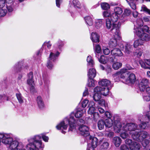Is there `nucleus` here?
I'll list each match as a JSON object with an SVG mask.
<instances>
[{"instance_id":"nucleus-6","label":"nucleus","mask_w":150,"mask_h":150,"mask_svg":"<svg viewBox=\"0 0 150 150\" xmlns=\"http://www.w3.org/2000/svg\"><path fill=\"white\" fill-rule=\"evenodd\" d=\"M0 138L1 139V142L5 145H8V148L14 142L18 143L22 142L16 140H14L12 134H11L0 133Z\"/></svg>"},{"instance_id":"nucleus-8","label":"nucleus","mask_w":150,"mask_h":150,"mask_svg":"<svg viewBox=\"0 0 150 150\" xmlns=\"http://www.w3.org/2000/svg\"><path fill=\"white\" fill-rule=\"evenodd\" d=\"M119 47L123 50L127 54H130L132 52L133 48L132 45L129 43L123 42L119 45Z\"/></svg>"},{"instance_id":"nucleus-21","label":"nucleus","mask_w":150,"mask_h":150,"mask_svg":"<svg viewBox=\"0 0 150 150\" xmlns=\"http://www.w3.org/2000/svg\"><path fill=\"white\" fill-rule=\"evenodd\" d=\"M111 54L114 57L122 56L123 54L118 47L114 48L111 51Z\"/></svg>"},{"instance_id":"nucleus-16","label":"nucleus","mask_w":150,"mask_h":150,"mask_svg":"<svg viewBox=\"0 0 150 150\" xmlns=\"http://www.w3.org/2000/svg\"><path fill=\"white\" fill-rule=\"evenodd\" d=\"M99 84L100 85L102 86L101 87H110V88L112 87L110 81L107 79H102L99 82Z\"/></svg>"},{"instance_id":"nucleus-49","label":"nucleus","mask_w":150,"mask_h":150,"mask_svg":"<svg viewBox=\"0 0 150 150\" xmlns=\"http://www.w3.org/2000/svg\"><path fill=\"white\" fill-rule=\"evenodd\" d=\"M56 44L58 48L60 49L62 47H63L64 43L63 42L60 40H59L57 41Z\"/></svg>"},{"instance_id":"nucleus-55","label":"nucleus","mask_w":150,"mask_h":150,"mask_svg":"<svg viewBox=\"0 0 150 150\" xmlns=\"http://www.w3.org/2000/svg\"><path fill=\"white\" fill-rule=\"evenodd\" d=\"M99 61L100 63L103 64H105L106 62V61L104 56H101L99 59Z\"/></svg>"},{"instance_id":"nucleus-58","label":"nucleus","mask_w":150,"mask_h":150,"mask_svg":"<svg viewBox=\"0 0 150 150\" xmlns=\"http://www.w3.org/2000/svg\"><path fill=\"white\" fill-rule=\"evenodd\" d=\"M125 143L126 144L129 146V148H130V146L132 145L133 142H132V141L131 139H127L125 141Z\"/></svg>"},{"instance_id":"nucleus-63","label":"nucleus","mask_w":150,"mask_h":150,"mask_svg":"<svg viewBox=\"0 0 150 150\" xmlns=\"http://www.w3.org/2000/svg\"><path fill=\"white\" fill-rule=\"evenodd\" d=\"M73 4L75 7H79V2L77 0H73Z\"/></svg>"},{"instance_id":"nucleus-29","label":"nucleus","mask_w":150,"mask_h":150,"mask_svg":"<svg viewBox=\"0 0 150 150\" xmlns=\"http://www.w3.org/2000/svg\"><path fill=\"white\" fill-rule=\"evenodd\" d=\"M96 74V69L93 68H91L88 70V75L89 79H94Z\"/></svg>"},{"instance_id":"nucleus-1","label":"nucleus","mask_w":150,"mask_h":150,"mask_svg":"<svg viewBox=\"0 0 150 150\" xmlns=\"http://www.w3.org/2000/svg\"><path fill=\"white\" fill-rule=\"evenodd\" d=\"M136 127V124L133 123H122L115 121L114 126V130L115 133H120V137L123 139L128 137L134 131Z\"/></svg>"},{"instance_id":"nucleus-9","label":"nucleus","mask_w":150,"mask_h":150,"mask_svg":"<svg viewBox=\"0 0 150 150\" xmlns=\"http://www.w3.org/2000/svg\"><path fill=\"white\" fill-rule=\"evenodd\" d=\"M126 70L125 69H121L120 71L113 75V77L115 81L120 80V77L122 79H125L126 75L128 76L127 72H126Z\"/></svg>"},{"instance_id":"nucleus-28","label":"nucleus","mask_w":150,"mask_h":150,"mask_svg":"<svg viewBox=\"0 0 150 150\" xmlns=\"http://www.w3.org/2000/svg\"><path fill=\"white\" fill-rule=\"evenodd\" d=\"M86 110L84 109H78L76 112L75 116L76 118L81 117L86 112Z\"/></svg>"},{"instance_id":"nucleus-23","label":"nucleus","mask_w":150,"mask_h":150,"mask_svg":"<svg viewBox=\"0 0 150 150\" xmlns=\"http://www.w3.org/2000/svg\"><path fill=\"white\" fill-rule=\"evenodd\" d=\"M114 23H112L111 20L110 19V18H109L107 19L106 20L105 22L106 26L107 28L108 29H110L112 26V30L113 28V26L114 25L115 26H116V27H119V30L120 27L117 24Z\"/></svg>"},{"instance_id":"nucleus-54","label":"nucleus","mask_w":150,"mask_h":150,"mask_svg":"<svg viewBox=\"0 0 150 150\" xmlns=\"http://www.w3.org/2000/svg\"><path fill=\"white\" fill-rule=\"evenodd\" d=\"M103 53L105 55H108L110 53V50L106 47H103Z\"/></svg>"},{"instance_id":"nucleus-5","label":"nucleus","mask_w":150,"mask_h":150,"mask_svg":"<svg viewBox=\"0 0 150 150\" xmlns=\"http://www.w3.org/2000/svg\"><path fill=\"white\" fill-rule=\"evenodd\" d=\"M136 125L135 129L131 134H132V137L134 140L141 142L147 137L148 134L146 132L144 131L139 132L138 129H137V125Z\"/></svg>"},{"instance_id":"nucleus-53","label":"nucleus","mask_w":150,"mask_h":150,"mask_svg":"<svg viewBox=\"0 0 150 150\" xmlns=\"http://www.w3.org/2000/svg\"><path fill=\"white\" fill-rule=\"evenodd\" d=\"M5 0H0V8H7L8 10V7H6V5L5 6Z\"/></svg>"},{"instance_id":"nucleus-33","label":"nucleus","mask_w":150,"mask_h":150,"mask_svg":"<svg viewBox=\"0 0 150 150\" xmlns=\"http://www.w3.org/2000/svg\"><path fill=\"white\" fill-rule=\"evenodd\" d=\"M90 140H91V143L89 144H91L94 147L96 148L98 143V139L96 137H93L91 136H89Z\"/></svg>"},{"instance_id":"nucleus-61","label":"nucleus","mask_w":150,"mask_h":150,"mask_svg":"<svg viewBox=\"0 0 150 150\" xmlns=\"http://www.w3.org/2000/svg\"><path fill=\"white\" fill-rule=\"evenodd\" d=\"M103 14L104 17H109V18L111 14H110L109 12L107 11H105L103 12Z\"/></svg>"},{"instance_id":"nucleus-43","label":"nucleus","mask_w":150,"mask_h":150,"mask_svg":"<svg viewBox=\"0 0 150 150\" xmlns=\"http://www.w3.org/2000/svg\"><path fill=\"white\" fill-rule=\"evenodd\" d=\"M16 96L19 103H23V98L20 93L18 92L16 93Z\"/></svg>"},{"instance_id":"nucleus-51","label":"nucleus","mask_w":150,"mask_h":150,"mask_svg":"<svg viewBox=\"0 0 150 150\" xmlns=\"http://www.w3.org/2000/svg\"><path fill=\"white\" fill-rule=\"evenodd\" d=\"M131 13V11L130 10L128 9H125L124 12L122 14V16H123V18L126 16H129Z\"/></svg>"},{"instance_id":"nucleus-25","label":"nucleus","mask_w":150,"mask_h":150,"mask_svg":"<svg viewBox=\"0 0 150 150\" xmlns=\"http://www.w3.org/2000/svg\"><path fill=\"white\" fill-rule=\"evenodd\" d=\"M33 77V72H30L28 74V78L27 81L28 84L30 86L35 85Z\"/></svg>"},{"instance_id":"nucleus-19","label":"nucleus","mask_w":150,"mask_h":150,"mask_svg":"<svg viewBox=\"0 0 150 150\" xmlns=\"http://www.w3.org/2000/svg\"><path fill=\"white\" fill-rule=\"evenodd\" d=\"M95 106V103L93 101H91L89 103L88 107L89 109L88 110V114L92 115L94 113L96 109Z\"/></svg>"},{"instance_id":"nucleus-7","label":"nucleus","mask_w":150,"mask_h":150,"mask_svg":"<svg viewBox=\"0 0 150 150\" xmlns=\"http://www.w3.org/2000/svg\"><path fill=\"white\" fill-rule=\"evenodd\" d=\"M59 54L60 53L57 51H53L52 52H51L49 59L47 64V66L48 69H51L53 67L51 60L54 61L59 56Z\"/></svg>"},{"instance_id":"nucleus-50","label":"nucleus","mask_w":150,"mask_h":150,"mask_svg":"<svg viewBox=\"0 0 150 150\" xmlns=\"http://www.w3.org/2000/svg\"><path fill=\"white\" fill-rule=\"evenodd\" d=\"M102 8L104 10H107L110 8V5L106 3H103L101 4Z\"/></svg>"},{"instance_id":"nucleus-62","label":"nucleus","mask_w":150,"mask_h":150,"mask_svg":"<svg viewBox=\"0 0 150 150\" xmlns=\"http://www.w3.org/2000/svg\"><path fill=\"white\" fill-rule=\"evenodd\" d=\"M142 10L143 11L147 13L148 14H150V11L145 6H143L142 7Z\"/></svg>"},{"instance_id":"nucleus-32","label":"nucleus","mask_w":150,"mask_h":150,"mask_svg":"<svg viewBox=\"0 0 150 150\" xmlns=\"http://www.w3.org/2000/svg\"><path fill=\"white\" fill-rule=\"evenodd\" d=\"M104 21L102 19H97L95 21V27L97 29H100L102 26Z\"/></svg>"},{"instance_id":"nucleus-20","label":"nucleus","mask_w":150,"mask_h":150,"mask_svg":"<svg viewBox=\"0 0 150 150\" xmlns=\"http://www.w3.org/2000/svg\"><path fill=\"white\" fill-rule=\"evenodd\" d=\"M36 102L38 108L40 109H42L45 107L44 101L40 96H38L36 98Z\"/></svg>"},{"instance_id":"nucleus-38","label":"nucleus","mask_w":150,"mask_h":150,"mask_svg":"<svg viewBox=\"0 0 150 150\" xmlns=\"http://www.w3.org/2000/svg\"><path fill=\"white\" fill-rule=\"evenodd\" d=\"M87 61L88 62L87 66L88 67H93L94 66V62L91 56H88Z\"/></svg>"},{"instance_id":"nucleus-4","label":"nucleus","mask_w":150,"mask_h":150,"mask_svg":"<svg viewBox=\"0 0 150 150\" xmlns=\"http://www.w3.org/2000/svg\"><path fill=\"white\" fill-rule=\"evenodd\" d=\"M113 26V28L111 30V31L113 34L114 38H112L110 40L109 42V46L110 47L114 48L115 47H119V45L121 43H120L117 45L118 40H120L121 38L119 27L114 25Z\"/></svg>"},{"instance_id":"nucleus-13","label":"nucleus","mask_w":150,"mask_h":150,"mask_svg":"<svg viewBox=\"0 0 150 150\" xmlns=\"http://www.w3.org/2000/svg\"><path fill=\"white\" fill-rule=\"evenodd\" d=\"M100 87H96L94 90V95L93 96V100L96 101H98L100 100L101 98L102 94L100 91Z\"/></svg>"},{"instance_id":"nucleus-15","label":"nucleus","mask_w":150,"mask_h":150,"mask_svg":"<svg viewBox=\"0 0 150 150\" xmlns=\"http://www.w3.org/2000/svg\"><path fill=\"white\" fill-rule=\"evenodd\" d=\"M143 98L145 101L148 102L150 100V87L146 88L143 94Z\"/></svg>"},{"instance_id":"nucleus-64","label":"nucleus","mask_w":150,"mask_h":150,"mask_svg":"<svg viewBox=\"0 0 150 150\" xmlns=\"http://www.w3.org/2000/svg\"><path fill=\"white\" fill-rule=\"evenodd\" d=\"M121 150H129V149L125 145H121L120 147Z\"/></svg>"},{"instance_id":"nucleus-35","label":"nucleus","mask_w":150,"mask_h":150,"mask_svg":"<svg viewBox=\"0 0 150 150\" xmlns=\"http://www.w3.org/2000/svg\"><path fill=\"white\" fill-rule=\"evenodd\" d=\"M114 13H116L120 17L122 16V13L123 12V10L122 8L117 6L115 7L114 8Z\"/></svg>"},{"instance_id":"nucleus-36","label":"nucleus","mask_w":150,"mask_h":150,"mask_svg":"<svg viewBox=\"0 0 150 150\" xmlns=\"http://www.w3.org/2000/svg\"><path fill=\"white\" fill-rule=\"evenodd\" d=\"M130 6L133 9L136 8L135 2L137 0H126Z\"/></svg>"},{"instance_id":"nucleus-45","label":"nucleus","mask_w":150,"mask_h":150,"mask_svg":"<svg viewBox=\"0 0 150 150\" xmlns=\"http://www.w3.org/2000/svg\"><path fill=\"white\" fill-rule=\"evenodd\" d=\"M109 143L107 142H104L100 146V150H106L107 149L109 146Z\"/></svg>"},{"instance_id":"nucleus-12","label":"nucleus","mask_w":150,"mask_h":150,"mask_svg":"<svg viewBox=\"0 0 150 150\" xmlns=\"http://www.w3.org/2000/svg\"><path fill=\"white\" fill-rule=\"evenodd\" d=\"M78 130L80 133L85 137L88 136L89 135V128L88 127L85 125H80L79 127Z\"/></svg>"},{"instance_id":"nucleus-26","label":"nucleus","mask_w":150,"mask_h":150,"mask_svg":"<svg viewBox=\"0 0 150 150\" xmlns=\"http://www.w3.org/2000/svg\"><path fill=\"white\" fill-rule=\"evenodd\" d=\"M99 36L96 32H93L91 33V38L92 41L93 42H99Z\"/></svg>"},{"instance_id":"nucleus-47","label":"nucleus","mask_w":150,"mask_h":150,"mask_svg":"<svg viewBox=\"0 0 150 150\" xmlns=\"http://www.w3.org/2000/svg\"><path fill=\"white\" fill-rule=\"evenodd\" d=\"M142 144L143 147L145 148H148L149 146V140L146 139H144L143 141H142Z\"/></svg>"},{"instance_id":"nucleus-30","label":"nucleus","mask_w":150,"mask_h":150,"mask_svg":"<svg viewBox=\"0 0 150 150\" xmlns=\"http://www.w3.org/2000/svg\"><path fill=\"white\" fill-rule=\"evenodd\" d=\"M110 87H100V91L101 93L104 96H106L108 95L109 92V89Z\"/></svg>"},{"instance_id":"nucleus-46","label":"nucleus","mask_w":150,"mask_h":150,"mask_svg":"<svg viewBox=\"0 0 150 150\" xmlns=\"http://www.w3.org/2000/svg\"><path fill=\"white\" fill-rule=\"evenodd\" d=\"M93 79H89L87 83L88 86L89 87H93L95 85V83Z\"/></svg>"},{"instance_id":"nucleus-52","label":"nucleus","mask_w":150,"mask_h":150,"mask_svg":"<svg viewBox=\"0 0 150 150\" xmlns=\"http://www.w3.org/2000/svg\"><path fill=\"white\" fill-rule=\"evenodd\" d=\"M52 46V44L50 41L45 42L43 43L42 47L44 48L45 46H47L48 49H50Z\"/></svg>"},{"instance_id":"nucleus-2","label":"nucleus","mask_w":150,"mask_h":150,"mask_svg":"<svg viewBox=\"0 0 150 150\" xmlns=\"http://www.w3.org/2000/svg\"><path fill=\"white\" fill-rule=\"evenodd\" d=\"M41 138L45 142H47L49 137L43 133L30 138L28 139L29 143L25 146L28 150H39L43 148L44 145L42 144Z\"/></svg>"},{"instance_id":"nucleus-42","label":"nucleus","mask_w":150,"mask_h":150,"mask_svg":"<svg viewBox=\"0 0 150 150\" xmlns=\"http://www.w3.org/2000/svg\"><path fill=\"white\" fill-rule=\"evenodd\" d=\"M85 20L88 25L91 26L93 25V20L92 18L90 16H87L85 17Z\"/></svg>"},{"instance_id":"nucleus-44","label":"nucleus","mask_w":150,"mask_h":150,"mask_svg":"<svg viewBox=\"0 0 150 150\" xmlns=\"http://www.w3.org/2000/svg\"><path fill=\"white\" fill-rule=\"evenodd\" d=\"M7 8H0V17L5 16L7 13Z\"/></svg>"},{"instance_id":"nucleus-48","label":"nucleus","mask_w":150,"mask_h":150,"mask_svg":"<svg viewBox=\"0 0 150 150\" xmlns=\"http://www.w3.org/2000/svg\"><path fill=\"white\" fill-rule=\"evenodd\" d=\"M74 122L75 123L74 124V122L73 121V122H72V124H74V125L75 126V127H76L75 123H76L78 125H81V124H83L84 123V120L83 119H78L77 121L75 120L74 118Z\"/></svg>"},{"instance_id":"nucleus-22","label":"nucleus","mask_w":150,"mask_h":150,"mask_svg":"<svg viewBox=\"0 0 150 150\" xmlns=\"http://www.w3.org/2000/svg\"><path fill=\"white\" fill-rule=\"evenodd\" d=\"M139 64L144 69H149L150 68V61L148 59H146L144 62L142 60L139 61Z\"/></svg>"},{"instance_id":"nucleus-31","label":"nucleus","mask_w":150,"mask_h":150,"mask_svg":"<svg viewBox=\"0 0 150 150\" xmlns=\"http://www.w3.org/2000/svg\"><path fill=\"white\" fill-rule=\"evenodd\" d=\"M121 141V139L119 137H115L113 138V142L116 147H118L120 146Z\"/></svg>"},{"instance_id":"nucleus-56","label":"nucleus","mask_w":150,"mask_h":150,"mask_svg":"<svg viewBox=\"0 0 150 150\" xmlns=\"http://www.w3.org/2000/svg\"><path fill=\"white\" fill-rule=\"evenodd\" d=\"M89 102L88 100L86 99L84 100L81 103L82 107L83 108H85Z\"/></svg>"},{"instance_id":"nucleus-27","label":"nucleus","mask_w":150,"mask_h":150,"mask_svg":"<svg viewBox=\"0 0 150 150\" xmlns=\"http://www.w3.org/2000/svg\"><path fill=\"white\" fill-rule=\"evenodd\" d=\"M6 7H8V11L11 12L13 10L12 5L13 4L14 0H5Z\"/></svg>"},{"instance_id":"nucleus-37","label":"nucleus","mask_w":150,"mask_h":150,"mask_svg":"<svg viewBox=\"0 0 150 150\" xmlns=\"http://www.w3.org/2000/svg\"><path fill=\"white\" fill-rule=\"evenodd\" d=\"M105 125L106 127L110 128L112 126L113 122L112 120L110 118L106 119L105 121Z\"/></svg>"},{"instance_id":"nucleus-59","label":"nucleus","mask_w":150,"mask_h":150,"mask_svg":"<svg viewBox=\"0 0 150 150\" xmlns=\"http://www.w3.org/2000/svg\"><path fill=\"white\" fill-rule=\"evenodd\" d=\"M105 135L109 137H112L114 136V133L112 132H106Z\"/></svg>"},{"instance_id":"nucleus-3","label":"nucleus","mask_w":150,"mask_h":150,"mask_svg":"<svg viewBox=\"0 0 150 150\" xmlns=\"http://www.w3.org/2000/svg\"><path fill=\"white\" fill-rule=\"evenodd\" d=\"M73 121L74 122V117H70L69 118H66L57 125L56 128L62 133L65 134L66 132L65 130L67 129L69 125V131H72L75 129V126L74 124H72Z\"/></svg>"},{"instance_id":"nucleus-17","label":"nucleus","mask_w":150,"mask_h":150,"mask_svg":"<svg viewBox=\"0 0 150 150\" xmlns=\"http://www.w3.org/2000/svg\"><path fill=\"white\" fill-rule=\"evenodd\" d=\"M128 76L126 75L125 76V78L124 79H126V81L127 83L129 82L132 83L134 82L136 79V78L135 75L134 74H129V73L128 74Z\"/></svg>"},{"instance_id":"nucleus-18","label":"nucleus","mask_w":150,"mask_h":150,"mask_svg":"<svg viewBox=\"0 0 150 150\" xmlns=\"http://www.w3.org/2000/svg\"><path fill=\"white\" fill-rule=\"evenodd\" d=\"M109 18L112 21L113 23H115L117 22L119 20H123V16L120 17L116 13H113L111 14Z\"/></svg>"},{"instance_id":"nucleus-10","label":"nucleus","mask_w":150,"mask_h":150,"mask_svg":"<svg viewBox=\"0 0 150 150\" xmlns=\"http://www.w3.org/2000/svg\"><path fill=\"white\" fill-rule=\"evenodd\" d=\"M9 148L11 150H26L24 144L22 142L18 143L14 142L11 145Z\"/></svg>"},{"instance_id":"nucleus-41","label":"nucleus","mask_w":150,"mask_h":150,"mask_svg":"<svg viewBox=\"0 0 150 150\" xmlns=\"http://www.w3.org/2000/svg\"><path fill=\"white\" fill-rule=\"evenodd\" d=\"M143 42L140 39H138L135 40L134 43L133 45L134 48H137L138 46L142 45Z\"/></svg>"},{"instance_id":"nucleus-40","label":"nucleus","mask_w":150,"mask_h":150,"mask_svg":"<svg viewBox=\"0 0 150 150\" xmlns=\"http://www.w3.org/2000/svg\"><path fill=\"white\" fill-rule=\"evenodd\" d=\"M105 125V122L103 120H99L98 123V127L99 130L103 129Z\"/></svg>"},{"instance_id":"nucleus-11","label":"nucleus","mask_w":150,"mask_h":150,"mask_svg":"<svg viewBox=\"0 0 150 150\" xmlns=\"http://www.w3.org/2000/svg\"><path fill=\"white\" fill-rule=\"evenodd\" d=\"M142 31V29H139L138 31H134V32L136 34L141 38V40L143 41H147L149 40V35L144 32H141Z\"/></svg>"},{"instance_id":"nucleus-24","label":"nucleus","mask_w":150,"mask_h":150,"mask_svg":"<svg viewBox=\"0 0 150 150\" xmlns=\"http://www.w3.org/2000/svg\"><path fill=\"white\" fill-rule=\"evenodd\" d=\"M140 21L141 22V24L139 25V27H137V28H136L135 29H134L135 31H138V30L139 29H142V31H140L141 32H148L149 28L146 25H144L142 27H141V26H142L143 23V21L142 20H140Z\"/></svg>"},{"instance_id":"nucleus-39","label":"nucleus","mask_w":150,"mask_h":150,"mask_svg":"<svg viewBox=\"0 0 150 150\" xmlns=\"http://www.w3.org/2000/svg\"><path fill=\"white\" fill-rule=\"evenodd\" d=\"M112 59H113L112 58ZM113 62L112 64V67L115 70H117L120 68L122 66V63L119 62H115L114 59L112 60Z\"/></svg>"},{"instance_id":"nucleus-14","label":"nucleus","mask_w":150,"mask_h":150,"mask_svg":"<svg viewBox=\"0 0 150 150\" xmlns=\"http://www.w3.org/2000/svg\"><path fill=\"white\" fill-rule=\"evenodd\" d=\"M149 81L146 79H143L142 80L139 84V88L141 91H144L149 84Z\"/></svg>"},{"instance_id":"nucleus-60","label":"nucleus","mask_w":150,"mask_h":150,"mask_svg":"<svg viewBox=\"0 0 150 150\" xmlns=\"http://www.w3.org/2000/svg\"><path fill=\"white\" fill-rule=\"evenodd\" d=\"M101 51V48L100 46L98 45H96L95 48V52L98 53H99Z\"/></svg>"},{"instance_id":"nucleus-57","label":"nucleus","mask_w":150,"mask_h":150,"mask_svg":"<svg viewBox=\"0 0 150 150\" xmlns=\"http://www.w3.org/2000/svg\"><path fill=\"white\" fill-rule=\"evenodd\" d=\"M93 115V118L95 121H96V120L99 118V114L98 112H95L92 114Z\"/></svg>"},{"instance_id":"nucleus-34","label":"nucleus","mask_w":150,"mask_h":150,"mask_svg":"<svg viewBox=\"0 0 150 150\" xmlns=\"http://www.w3.org/2000/svg\"><path fill=\"white\" fill-rule=\"evenodd\" d=\"M141 146L140 144L136 142H133L132 145L130 146L131 150H139Z\"/></svg>"}]
</instances>
